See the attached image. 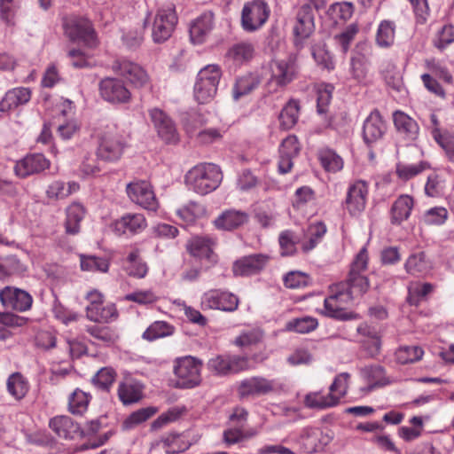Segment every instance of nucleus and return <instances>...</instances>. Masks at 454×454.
I'll return each instance as SVG.
<instances>
[{
	"mask_svg": "<svg viewBox=\"0 0 454 454\" xmlns=\"http://www.w3.org/2000/svg\"><path fill=\"white\" fill-rule=\"evenodd\" d=\"M223 180V174L218 166L213 163H200L192 167L185 175L187 188L200 195H206L215 191Z\"/></svg>",
	"mask_w": 454,
	"mask_h": 454,
	"instance_id": "obj_1",
	"label": "nucleus"
},
{
	"mask_svg": "<svg viewBox=\"0 0 454 454\" xmlns=\"http://www.w3.org/2000/svg\"><path fill=\"white\" fill-rule=\"evenodd\" d=\"M270 77L265 84L268 93L278 92L298 76L300 67L296 55L291 54L283 59H274L269 66Z\"/></svg>",
	"mask_w": 454,
	"mask_h": 454,
	"instance_id": "obj_2",
	"label": "nucleus"
},
{
	"mask_svg": "<svg viewBox=\"0 0 454 454\" xmlns=\"http://www.w3.org/2000/svg\"><path fill=\"white\" fill-rule=\"evenodd\" d=\"M346 284H334L331 286V294L325 299L324 314L338 320H352L357 318V315L347 311L345 306L349 304L354 296L346 289Z\"/></svg>",
	"mask_w": 454,
	"mask_h": 454,
	"instance_id": "obj_3",
	"label": "nucleus"
},
{
	"mask_svg": "<svg viewBox=\"0 0 454 454\" xmlns=\"http://www.w3.org/2000/svg\"><path fill=\"white\" fill-rule=\"evenodd\" d=\"M173 372L174 387L176 388H193L201 382L202 362L193 356H186L175 360Z\"/></svg>",
	"mask_w": 454,
	"mask_h": 454,
	"instance_id": "obj_4",
	"label": "nucleus"
},
{
	"mask_svg": "<svg viewBox=\"0 0 454 454\" xmlns=\"http://www.w3.org/2000/svg\"><path fill=\"white\" fill-rule=\"evenodd\" d=\"M221 75L217 65H207L200 70L194 84V97L200 104L207 103L215 98Z\"/></svg>",
	"mask_w": 454,
	"mask_h": 454,
	"instance_id": "obj_5",
	"label": "nucleus"
},
{
	"mask_svg": "<svg viewBox=\"0 0 454 454\" xmlns=\"http://www.w3.org/2000/svg\"><path fill=\"white\" fill-rule=\"evenodd\" d=\"M270 15V5L264 0L248 1L241 11V27L246 32H255L266 24Z\"/></svg>",
	"mask_w": 454,
	"mask_h": 454,
	"instance_id": "obj_6",
	"label": "nucleus"
},
{
	"mask_svg": "<svg viewBox=\"0 0 454 454\" xmlns=\"http://www.w3.org/2000/svg\"><path fill=\"white\" fill-rule=\"evenodd\" d=\"M127 146L126 138L116 129H111L101 136L97 156L104 161L116 162L122 157Z\"/></svg>",
	"mask_w": 454,
	"mask_h": 454,
	"instance_id": "obj_7",
	"label": "nucleus"
},
{
	"mask_svg": "<svg viewBox=\"0 0 454 454\" xmlns=\"http://www.w3.org/2000/svg\"><path fill=\"white\" fill-rule=\"evenodd\" d=\"M176 23L177 16L174 4H168L159 8L152 26L153 41L155 43H162L168 40Z\"/></svg>",
	"mask_w": 454,
	"mask_h": 454,
	"instance_id": "obj_8",
	"label": "nucleus"
},
{
	"mask_svg": "<svg viewBox=\"0 0 454 454\" xmlns=\"http://www.w3.org/2000/svg\"><path fill=\"white\" fill-rule=\"evenodd\" d=\"M67 36L73 42H81L90 48L96 47L97 36L89 20L71 17L64 21Z\"/></svg>",
	"mask_w": 454,
	"mask_h": 454,
	"instance_id": "obj_9",
	"label": "nucleus"
},
{
	"mask_svg": "<svg viewBox=\"0 0 454 454\" xmlns=\"http://www.w3.org/2000/svg\"><path fill=\"white\" fill-rule=\"evenodd\" d=\"M207 369L214 374L225 376L248 368V359L239 355H217L207 361Z\"/></svg>",
	"mask_w": 454,
	"mask_h": 454,
	"instance_id": "obj_10",
	"label": "nucleus"
},
{
	"mask_svg": "<svg viewBox=\"0 0 454 454\" xmlns=\"http://www.w3.org/2000/svg\"><path fill=\"white\" fill-rule=\"evenodd\" d=\"M238 297L226 291L213 289L206 292L201 297V307L204 309L232 312L238 309Z\"/></svg>",
	"mask_w": 454,
	"mask_h": 454,
	"instance_id": "obj_11",
	"label": "nucleus"
},
{
	"mask_svg": "<svg viewBox=\"0 0 454 454\" xmlns=\"http://www.w3.org/2000/svg\"><path fill=\"white\" fill-rule=\"evenodd\" d=\"M129 198L134 203L147 210H156L158 202L149 182L137 180L129 183L126 188Z\"/></svg>",
	"mask_w": 454,
	"mask_h": 454,
	"instance_id": "obj_12",
	"label": "nucleus"
},
{
	"mask_svg": "<svg viewBox=\"0 0 454 454\" xmlns=\"http://www.w3.org/2000/svg\"><path fill=\"white\" fill-rule=\"evenodd\" d=\"M113 70L124 77L134 87L145 88L150 83L147 72L140 65L130 60L115 61L113 65Z\"/></svg>",
	"mask_w": 454,
	"mask_h": 454,
	"instance_id": "obj_13",
	"label": "nucleus"
},
{
	"mask_svg": "<svg viewBox=\"0 0 454 454\" xmlns=\"http://www.w3.org/2000/svg\"><path fill=\"white\" fill-rule=\"evenodd\" d=\"M0 301L5 309L25 312L31 309L33 298L31 294L25 290L12 286H5L0 290Z\"/></svg>",
	"mask_w": 454,
	"mask_h": 454,
	"instance_id": "obj_14",
	"label": "nucleus"
},
{
	"mask_svg": "<svg viewBox=\"0 0 454 454\" xmlns=\"http://www.w3.org/2000/svg\"><path fill=\"white\" fill-rule=\"evenodd\" d=\"M102 98L112 104H124L130 100L131 93L122 81L116 78H105L99 82Z\"/></svg>",
	"mask_w": 454,
	"mask_h": 454,
	"instance_id": "obj_15",
	"label": "nucleus"
},
{
	"mask_svg": "<svg viewBox=\"0 0 454 454\" xmlns=\"http://www.w3.org/2000/svg\"><path fill=\"white\" fill-rule=\"evenodd\" d=\"M147 227V221L143 214L127 213L115 220L112 225L114 232L118 235L134 236L143 232Z\"/></svg>",
	"mask_w": 454,
	"mask_h": 454,
	"instance_id": "obj_16",
	"label": "nucleus"
},
{
	"mask_svg": "<svg viewBox=\"0 0 454 454\" xmlns=\"http://www.w3.org/2000/svg\"><path fill=\"white\" fill-rule=\"evenodd\" d=\"M315 30L314 12L309 4L302 5L296 15V22L294 26V43L297 47H302V41L309 38Z\"/></svg>",
	"mask_w": 454,
	"mask_h": 454,
	"instance_id": "obj_17",
	"label": "nucleus"
},
{
	"mask_svg": "<svg viewBox=\"0 0 454 454\" xmlns=\"http://www.w3.org/2000/svg\"><path fill=\"white\" fill-rule=\"evenodd\" d=\"M368 195V184L365 181L357 180L347 192L345 206L351 215H358L365 208Z\"/></svg>",
	"mask_w": 454,
	"mask_h": 454,
	"instance_id": "obj_18",
	"label": "nucleus"
},
{
	"mask_svg": "<svg viewBox=\"0 0 454 454\" xmlns=\"http://www.w3.org/2000/svg\"><path fill=\"white\" fill-rule=\"evenodd\" d=\"M50 168V160L42 153H30L18 160L14 166L16 176L26 178Z\"/></svg>",
	"mask_w": 454,
	"mask_h": 454,
	"instance_id": "obj_19",
	"label": "nucleus"
},
{
	"mask_svg": "<svg viewBox=\"0 0 454 454\" xmlns=\"http://www.w3.org/2000/svg\"><path fill=\"white\" fill-rule=\"evenodd\" d=\"M50 428L59 437L65 440H74L84 436L81 426L69 416H56L50 419Z\"/></svg>",
	"mask_w": 454,
	"mask_h": 454,
	"instance_id": "obj_20",
	"label": "nucleus"
},
{
	"mask_svg": "<svg viewBox=\"0 0 454 454\" xmlns=\"http://www.w3.org/2000/svg\"><path fill=\"white\" fill-rule=\"evenodd\" d=\"M387 130V125L378 110H373L367 116L363 125V138L368 146L380 141Z\"/></svg>",
	"mask_w": 454,
	"mask_h": 454,
	"instance_id": "obj_21",
	"label": "nucleus"
},
{
	"mask_svg": "<svg viewBox=\"0 0 454 454\" xmlns=\"http://www.w3.org/2000/svg\"><path fill=\"white\" fill-rule=\"evenodd\" d=\"M197 442L198 438L189 439L186 433H170L161 436L155 446L164 450L166 454H178L184 452Z\"/></svg>",
	"mask_w": 454,
	"mask_h": 454,
	"instance_id": "obj_22",
	"label": "nucleus"
},
{
	"mask_svg": "<svg viewBox=\"0 0 454 454\" xmlns=\"http://www.w3.org/2000/svg\"><path fill=\"white\" fill-rule=\"evenodd\" d=\"M149 115L159 137L166 143H176L178 134L172 120L160 109L153 108L149 111Z\"/></svg>",
	"mask_w": 454,
	"mask_h": 454,
	"instance_id": "obj_23",
	"label": "nucleus"
},
{
	"mask_svg": "<svg viewBox=\"0 0 454 454\" xmlns=\"http://www.w3.org/2000/svg\"><path fill=\"white\" fill-rule=\"evenodd\" d=\"M270 260L264 254H254L237 260L232 267L234 275L249 276L257 274L264 269Z\"/></svg>",
	"mask_w": 454,
	"mask_h": 454,
	"instance_id": "obj_24",
	"label": "nucleus"
},
{
	"mask_svg": "<svg viewBox=\"0 0 454 454\" xmlns=\"http://www.w3.org/2000/svg\"><path fill=\"white\" fill-rule=\"evenodd\" d=\"M274 381L262 377H252L242 380L239 387L241 397L267 395L274 390Z\"/></svg>",
	"mask_w": 454,
	"mask_h": 454,
	"instance_id": "obj_25",
	"label": "nucleus"
},
{
	"mask_svg": "<svg viewBox=\"0 0 454 454\" xmlns=\"http://www.w3.org/2000/svg\"><path fill=\"white\" fill-rule=\"evenodd\" d=\"M360 377L368 384V389L384 387L392 383L386 375V371L380 364H370L359 369Z\"/></svg>",
	"mask_w": 454,
	"mask_h": 454,
	"instance_id": "obj_26",
	"label": "nucleus"
},
{
	"mask_svg": "<svg viewBox=\"0 0 454 454\" xmlns=\"http://www.w3.org/2000/svg\"><path fill=\"white\" fill-rule=\"evenodd\" d=\"M394 125L397 132L403 138L413 141L419 132V127L417 121L403 112L396 111L393 114Z\"/></svg>",
	"mask_w": 454,
	"mask_h": 454,
	"instance_id": "obj_27",
	"label": "nucleus"
},
{
	"mask_svg": "<svg viewBox=\"0 0 454 454\" xmlns=\"http://www.w3.org/2000/svg\"><path fill=\"white\" fill-rule=\"evenodd\" d=\"M31 98V90L26 87H17L8 90L0 101V112L5 113L12 108L26 105Z\"/></svg>",
	"mask_w": 454,
	"mask_h": 454,
	"instance_id": "obj_28",
	"label": "nucleus"
},
{
	"mask_svg": "<svg viewBox=\"0 0 454 454\" xmlns=\"http://www.w3.org/2000/svg\"><path fill=\"white\" fill-rule=\"evenodd\" d=\"M144 386L133 380H127L119 384L117 393L120 401L124 405L139 402L143 398Z\"/></svg>",
	"mask_w": 454,
	"mask_h": 454,
	"instance_id": "obj_29",
	"label": "nucleus"
},
{
	"mask_svg": "<svg viewBox=\"0 0 454 454\" xmlns=\"http://www.w3.org/2000/svg\"><path fill=\"white\" fill-rule=\"evenodd\" d=\"M213 28V14L205 12L194 20L190 27L191 40L194 43H202Z\"/></svg>",
	"mask_w": 454,
	"mask_h": 454,
	"instance_id": "obj_30",
	"label": "nucleus"
},
{
	"mask_svg": "<svg viewBox=\"0 0 454 454\" xmlns=\"http://www.w3.org/2000/svg\"><path fill=\"white\" fill-rule=\"evenodd\" d=\"M413 205L414 201L411 196L400 195L391 207V223L400 224L406 221L411 215Z\"/></svg>",
	"mask_w": 454,
	"mask_h": 454,
	"instance_id": "obj_31",
	"label": "nucleus"
},
{
	"mask_svg": "<svg viewBox=\"0 0 454 454\" xmlns=\"http://www.w3.org/2000/svg\"><path fill=\"white\" fill-rule=\"evenodd\" d=\"M80 185L76 182L65 183L61 180L51 182L46 188L45 194L48 200L57 201L67 198L77 192Z\"/></svg>",
	"mask_w": 454,
	"mask_h": 454,
	"instance_id": "obj_32",
	"label": "nucleus"
},
{
	"mask_svg": "<svg viewBox=\"0 0 454 454\" xmlns=\"http://www.w3.org/2000/svg\"><path fill=\"white\" fill-rule=\"evenodd\" d=\"M187 249L194 257L207 259L209 262H215L216 261V256L211 247V240L207 238H192L187 245Z\"/></svg>",
	"mask_w": 454,
	"mask_h": 454,
	"instance_id": "obj_33",
	"label": "nucleus"
},
{
	"mask_svg": "<svg viewBox=\"0 0 454 454\" xmlns=\"http://www.w3.org/2000/svg\"><path fill=\"white\" fill-rule=\"evenodd\" d=\"M85 215L84 207L78 203L73 202L66 209L65 229L69 235H75L80 231V223Z\"/></svg>",
	"mask_w": 454,
	"mask_h": 454,
	"instance_id": "obj_34",
	"label": "nucleus"
},
{
	"mask_svg": "<svg viewBox=\"0 0 454 454\" xmlns=\"http://www.w3.org/2000/svg\"><path fill=\"white\" fill-rule=\"evenodd\" d=\"M247 215L239 210H227L215 220L218 229L231 231L239 227L247 221Z\"/></svg>",
	"mask_w": 454,
	"mask_h": 454,
	"instance_id": "obj_35",
	"label": "nucleus"
},
{
	"mask_svg": "<svg viewBox=\"0 0 454 454\" xmlns=\"http://www.w3.org/2000/svg\"><path fill=\"white\" fill-rule=\"evenodd\" d=\"M86 316L93 322L108 323L117 317L118 312L114 304L110 303L104 306L102 303L98 306L86 307Z\"/></svg>",
	"mask_w": 454,
	"mask_h": 454,
	"instance_id": "obj_36",
	"label": "nucleus"
},
{
	"mask_svg": "<svg viewBox=\"0 0 454 454\" xmlns=\"http://www.w3.org/2000/svg\"><path fill=\"white\" fill-rule=\"evenodd\" d=\"M304 404L309 409L325 410L337 405L333 394L325 395L321 391L310 392L304 397Z\"/></svg>",
	"mask_w": 454,
	"mask_h": 454,
	"instance_id": "obj_37",
	"label": "nucleus"
},
{
	"mask_svg": "<svg viewBox=\"0 0 454 454\" xmlns=\"http://www.w3.org/2000/svg\"><path fill=\"white\" fill-rule=\"evenodd\" d=\"M326 232V226L321 222L311 223L305 233V240L302 242L301 247L305 253L314 249L322 240Z\"/></svg>",
	"mask_w": 454,
	"mask_h": 454,
	"instance_id": "obj_38",
	"label": "nucleus"
},
{
	"mask_svg": "<svg viewBox=\"0 0 454 454\" xmlns=\"http://www.w3.org/2000/svg\"><path fill=\"white\" fill-rule=\"evenodd\" d=\"M404 268L407 273L413 276H423L427 274L430 269L431 264L426 259L424 252L412 254L406 260Z\"/></svg>",
	"mask_w": 454,
	"mask_h": 454,
	"instance_id": "obj_39",
	"label": "nucleus"
},
{
	"mask_svg": "<svg viewBox=\"0 0 454 454\" xmlns=\"http://www.w3.org/2000/svg\"><path fill=\"white\" fill-rule=\"evenodd\" d=\"M261 81L257 74H247L237 79L233 87V98L238 100L255 90Z\"/></svg>",
	"mask_w": 454,
	"mask_h": 454,
	"instance_id": "obj_40",
	"label": "nucleus"
},
{
	"mask_svg": "<svg viewBox=\"0 0 454 454\" xmlns=\"http://www.w3.org/2000/svg\"><path fill=\"white\" fill-rule=\"evenodd\" d=\"M86 332L95 340L106 346L114 344L119 339L117 332L109 326L98 325H89L86 328Z\"/></svg>",
	"mask_w": 454,
	"mask_h": 454,
	"instance_id": "obj_41",
	"label": "nucleus"
},
{
	"mask_svg": "<svg viewBox=\"0 0 454 454\" xmlns=\"http://www.w3.org/2000/svg\"><path fill=\"white\" fill-rule=\"evenodd\" d=\"M299 114V102L295 99H290L279 114L280 126L285 129H292L298 121Z\"/></svg>",
	"mask_w": 454,
	"mask_h": 454,
	"instance_id": "obj_42",
	"label": "nucleus"
},
{
	"mask_svg": "<svg viewBox=\"0 0 454 454\" xmlns=\"http://www.w3.org/2000/svg\"><path fill=\"white\" fill-rule=\"evenodd\" d=\"M7 390L15 399H22L29 389L27 379L20 372L11 374L7 380Z\"/></svg>",
	"mask_w": 454,
	"mask_h": 454,
	"instance_id": "obj_43",
	"label": "nucleus"
},
{
	"mask_svg": "<svg viewBox=\"0 0 454 454\" xmlns=\"http://www.w3.org/2000/svg\"><path fill=\"white\" fill-rule=\"evenodd\" d=\"M175 327L165 321H155L143 333V339L153 341L160 338L170 336L174 333Z\"/></svg>",
	"mask_w": 454,
	"mask_h": 454,
	"instance_id": "obj_44",
	"label": "nucleus"
},
{
	"mask_svg": "<svg viewBox=\"0 0 454 454\" xmlns=\"http://www.w3.org/2000/svg\"><path fill=\"white\" fill-rule=\"evenodd\" d=\"M395 23L390 20H383L380 23L377 29L376 43L380 48H388L395 42Z\"/></svg>",
	"mask_w": 454,
	"mask_h": 454,
	"instance_id": "obj_45",
	"label": "nucleus"
},
{
	"mask_svg": "<svg viewBox=\"0 0 454 454\" xmlns=\"http://www.w3.org/2000/svg\"><path fill=\"white\" fill-rule=\"evenodd\" d=\"M311 53L318 66L329 71L334 68L333 58L324 42L313 45Z\"/></svg>",
	"mask_w": 454,
	"mask_h": 454,
	"instance_id": "obj_46",
	"label": "nucleus"
},
{
	"mask_svg": "<svg viewBox=\"0 0 454 454\" xmlns=\"http://www.w3.org/2000/svg\"><path fill=\"white\" fill-rule=\"evenodd\" d=\"M423 355L419 346H402L395 351V359L401 364H412L419 361Z\"/></svg>",
	"mask_w": 454,
	"mask_h": 454,
	"instance_id": "obj_47",
	"label": "nucleus"
},
{
	"mask_svg": "<svg viewBox=\"0 0 454 454\" xmlns=\"http://www.w3.org/2000/svg\"><path fill=\"white\" fill-rule=\"evenodd\" d=\"M90 399V395L88 393L76 388L69 397V411L73 414H82L87 411Z\"/></svg>",
	"mask_w": 454,
	"mask_h": 454,
	"instance_id": "obj_48",
	"label": "nucleus"
},
{
	"mask_svg": "<svg viewBox=\"0 0 454 454\" xmlns=\"http://www.w3.org/2000/svg\"><path fill=\"white\" fill-rule=\"evenodd\" d=\"M81 269L85 271L106 272L109 270V261L95 255H81Z\"/></svg>",
	"mask_w": 454,
	"mask_h": 454,
	"instance_id": "obj_49",
	"label": "nucleus"
},
{
	"mask_svg": "<svg viewBox=\"0 0 454 454\" xmlns=\"http://www.w3.org/2000/svg\"><path fill=\"white\" fill-rule=\"evenodd\" d=\"M340 284H346V289H348V292H351L354 297L362 295L369 288L367 278L360 273H348L347 281L340 282Z\"/></svg>",
	"mask_w": 454,
	"mask_h": 454,
	"instance_id": "obj_50",
	"label": "nucleus"
},
{
	"mask_svg": "<svg viewBox=\"0 0 454 454\" xmlns=\"http://www.w3.org/2000/svg\"><path fill=\"white\" fill-rule=\"evenodd\" d=\"M157 412L154 407L141 408L132 412L122 423V427L126 430L132 429L141 423L146 421Z\"/></svg>",
	"mask_w": 454,
	"mask_h": 454,
	"instance_id": "obj_51",
	"label": "nucleus"
},
{
	"mask_svg": "<svg viewBox=\"0 0 454 454\" xmlns=\"http://www.w3.org/2000/svg\"><path fill=\"white\" fill-rule=\"evenodd\" d=\"M358 31L357 24L351 23L342 32L334 35L333 39L342 53L346 54L348 51Z\"/></svg>",
	"mask_w": 454,
	"mask_h": 454,
	"instance_id": "obj_52",
	"label": "nucleus"
},
{
	"mask_svg": "<svg viewBox=\"0 0 454 454\" xmlns=\"http://www.w3.org/2000/svg\"><path fill=\"white\" fill-rule=\"evenodd\" d=\"M317 320L312 317L294 318L288 322L287 329L299 333H308L317 327Z\"/></svg>",
	"mask_w": 454,
	"mask_h": 454,
	"instance_id": "obj_53",
	"label": "nucleus"
},
{
	"mask_svg": "<svg viewBox=\"0 0 454 454\" xmlns=\"http://www.w3.org/2000/svg\"><path fill=\"white\" fill-rule=\"evenodd\" d=\"M333 86L331 84H321L317 89V110L319 114L327 112L332 99Z\"/></svg>",
	"mask_w": 454,
	"mask_h": 454,
	"instance_id": "obj_54",
	"label": "nucleus"
},
{
	"mask_svg": "<svg viewBox=\"0 0 454 454\" xmlns=\"http://www.w3.org/2000/svg\"><path fill=\"white\" fill-rule=\"evenodd\" d=\"M254 48L252 43H240L232 46L229 51V56L236 62L242 63L252 59Z\"/></svg>",
	"mask_w": 454,
	"mask_h": 454,
	"instance_id": "obj_55",
	"label": "nucleus"
},
{
	"mask_svg": "<svg viewBox=\"0 0 454 454\" xmlns=\"http://www.w3.org/2000/svg\"><path fill=\"white\" fill-rule=\"evenodd\" d=\"M349 378V373L341 372L334 378L333 382L329 387V394H333V396L337 398V404L347 394Z\"/></svg>",
	"mask_w": 454,
	"mask_h": 454,
	"instance_id": "obj_56",
	"label": "nucleus"
},
{
	"mask_svg": "<svg viewBox=\"0 0 454 454\" xmlns=\"http://www.w3.org/2000/svg\"><path fill=\"white\" fill-rule=\"evenodd\" d=\"M367 60L365 57L360 53L353 55L350 59V74L354 79L358 82L363 81L367 74Z\"/></svg>",
	"mask_w": 454,
	"mask_h": 454,
	"instance_id": "obj_57",
	"label": "nucleus"
},
{
	"mask_svg": "<svg viewBox=\"0 0 454 454\" xmlns=\"http://www.w3.org/2000/svg\"><path fill=\"white\" fill-rule=\"evenodd\" d=\"M449 217L447 209L443 207H434L427 210L423 215V221L428 225H442Z\"/></svg>",
	"mask_w": 454,
	"mask_h": 454,
	"instance_id": "obj_58",
	"label": "nucleus"
},
{
	"mask_svg": "<svg viewBox=\"0 0 454 454\" xmlns=\"http://www.w3.org/2000/svg\"><path fill=\"white\" fill-rule=\"evenodd\" d=\"M298 239L291 231H284L279 234L278 242L281 250V255L289 256L296 252V243Z\"/></svg>",
	"mask_w": 454,
	"mask_h": 454,
	"instance_id": "obj_59",
	"label": "nucleus"
},
{
	"mask_svg": "<svg viewBox=\"0 0 454 454\" xmlns=\"http://www.w3.org/2000/svg\"><path fill=\"white\" fill-rule=\"evenodd\" d=\"M328 12L333 19L347 21L353 15L354 6L349 2L335 3L330 6Z\"/></svg>",
	"mask_w": 454,
	"mask_h": 454,
	"instance_id": "obj_60",
	"label": "nucleus"
},
{
	"mask_svg": "<svg viewBox=\"0 0 454 454\" xmlns=\"http://www.w3.org/2000/svg\"><path fill=\"white\" fill-rule=\"evenodd\" d=\"M115 377L116 372L113 368L104 367L95 374L92 381L99 388L106 390L114 383Z\"/></svg>",
	"mask_w": 454,
	"mask_h": 454,
	"instance_id": "obj_61",
	"label": "nucleus"
},
{
	"mask_svg": "<svg viewBox=\"0 0 454 454\" xmlns=\"http://www.w3.org/2000/svg\"><path fill=\"white\" fill-rule=\"evenodd\" d=\"M321 162L327 171L337 172L343 167L342 159L332 150L321 153Z\"/></svg>",
	"mask_w": 454,
	"mask_h": 454,
	"instance_id": "obj_62",
	"label": "nucleus"
},
{
	"mask_svg": "<svg viewBox=\"0 0 454 454\" xmlns=\"http://www.w3.org/2000/svg\"><path fill=\"white\" fill-rule=\"evenodd\" d=\"M427 168V163L420 161L416 164H398L396 173L399 177L408 180L419 175Z\"/></svg>",
	"mask_w": 454,
	"mask_h": 454,
	"instance_id": "obj_63",
	"label": "nucleus"
},
{
	"mask_svg": "<svg viewBox=\"0 0 454 454\" xmlns=\"http://www.w3.org/2000/svg\"><path fill=\"white\" fill-rule=\"evenodd\" d=\"M454 42V27L452 25H444L438 32L434 44L436 48L443 50Z\"/></svg>",
	"mask_w": 454,
	"mask_h": 454,
	"instance_id": "obj_64",
	"label": "nucleus"
}]
</instances>
